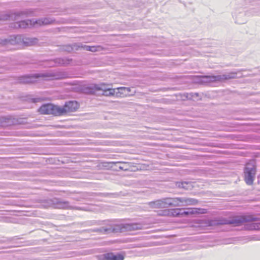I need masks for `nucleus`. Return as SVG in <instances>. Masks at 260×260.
<instances>
[{
    "instance_id": "1",
    "label": "nucleus",
    "mask_w": 260,
    "mask_h": 260,
    "mask_svg": "<svg viewBox=\"0 0 260 260\" xmlns=\"http://www.w3.org/2000/svg\"><path fill=\"white\" fill-rule=\"evenodd\" d=\"M39 77L47 78V80L62 79L69 77L67 72L64 71H50L44 73L35 74L20 77L18 82L23 84L32 83L37 81Z\"/></svg>"
},
{
    "instance_id": "2",
    "label": "nucleus",
    "mask_w": 260,
    "mask_h": 260,
    "mask_svg": "<svg viewBox=\"0 0 260 260\" xmlns=\"http://www.w3.org/2000/svg\"><path fill=\"white\" fill-rule=\"evenodd\" d=\"M256 219V218L249 215L237 216L230 219L218 217L207 220L206 224L209 226L222 224H233L234 226H239L245 222L255 221Z\"/></svg>"
},
{
    "instance_id": "3",
    "label": "nucleus",
    "mask_w": 260,
    "mask_h": 260,
    "mask_svg": "<svg viewBox=\"0 0 260 260\" xmlns=\"http://www.w3.org/2000/svg\"><path fill=\"white\" fill-rule=\"evenodd\" d=\"M240 74L239 72H230L225 73L222 75H211V76H202L200 77V82L203 83H210L213 82H222L225 81L235 79L240 76L238 74Z\"/></svg>"
},
{
    "instance_id": "4",
    "label": "nucleus",
    "mask_w": 260,
    "mask_h": 260,
    "mask_svg": "<svg viewBox=\"0 0 260 260\" xmlns=\"http://www.w3.org/2000/svg\"><path fill=\"white\" fill-rule=\"evenodd\" d=\"M38 43V40L36 38H23L21 35L11 37L10 39L2 40L1 43L4 45H15L23 44L26 46H32Z\"/></svg>"
},
{
    "instance_id": "5",
    "label": "nucleus",
    "mask_w": 260,
    "mask_h": 260,
    "mask_svg": "<svg viewBox=\"0 0 260 260\" xmlns=\"http://www.w3.org/2000/svg\"><path fill=\"white\" fill-rule=\"evenodd\" d=\"M256 173V166L253 160L247 163L244 168V178L245 183L249 185L253 184Z\"/></svg>"
},
{
    "instance_id": "6",
    "label": "nucleus",
    "mask_w": 260,
    "mask_h": 260,
    "mask_svg": "<svg viewBox=\"0 0 260 260\" xmlns=\"http://www.w3.org/2000/svg\"><path fill=\"white\" fill-rule=\"evenodd\" d=\"M115 226L116 233H122L141 230L143 226L140 223H128L115 224Z\"/></svg>"
},
{
    "instance_id": "7",
    "label": "nucleus",
    "mask_w": 260,
    "mask_h": 260,
    "mask_svg": "<svg viewBox=\"0 0 260 260\" xmlns=\"http://www.w3.org/2000/svg\"><path fill=\"white\" fill-rule=\"evenodd\" d=\"M38 111L42 114H52L55 116H59V106L51 104L43 105Z\"/></svg>"
},
{
    "instance_id": "8",
    "label": "nucleus",
    "mask_w": 260,
    "mask_h": 260,
    "mask_svg": "<svg viewBox=\"0 0 260 260\" xmlns=\"http://www.w3.org/2000/svg\"><path fill=\"white\" fill-rule=\"evenodd\" d=\"M79 108V104L76 101H68L63 106H59V116L63 115L68 112L76 111Z\"/></svg>"
},
{
    "instance_id": "9",
    "label": "nucleus",
    "mask_w": 260,
    "mask_h": 260,
    "mask_svg": "<svg viewBox=\"0 0 260 260\" xmlns=\"http://www.w3.org/2000/svg\"><path fill=\"white\" fill-rule=\"evenodd\" d=\"M53 204H54V208L59 209H76L80 210L81 208L78 207L72 206L70 205V202L67 201L62 200L61 199L54 198V201H53Z\"/></svg>"
},
{
    "instance_id": "10",
    "label": "nucleus",
    "mask_w": 260,
    "mask_h": 260,
    "mask_svg": "<svg viewBox=\"0 0 260 260\" xmlns=\"http://www.w3.org/2000/svg\"><path fill=\"white\" fill-rule=\"evenodd\" d=\"M178 201L179 206L195 205L198 203V200L195 199L186 197H178Z\"/></svg>"
},
{
    "instance_id": "11",
    "label": "nucleus",
    "mask_w": 260,
    "mask_h": 260,
    "mask_svg": "<svg viewBox=\"0 0 260 260\" xmlns=\"http://www.w3.org/2000/svg\"><path fill=\"white\" fill-rule=\"evenodd\" d=\"M35 19H27L25 20L20 21L19 22H17L14 24V27L15 28H26L31 27L32 26H35V24L34 23Z\"/></svg>"
},
{
    "instance_id": "12",
    "label": "nucleus",
    "mask_w": 260,
    "mask_h": 260,
    "mask_svg": "<svg viewBox=\"0 0 260 260\" xmlns=\"http://www.w3.org/2000/svg\"><path fill=\"white\" fill-rule=\"evenodd\" d=\"M166 198H163L148 203V205L153 208H168Z\"/></svg>"
},
{
    "instance_id": "13",
    "label": "nucleus",
    "mask_w": 260,
    "mask_h": 260,
    "mask_svg": "<svg viewBox=\"0 0 260 260\" xmlns=\"http://www.w3.org/2000/svg\"><path fill=\"white\" fill-rule=\"evenodd\" d=\"M99 233L101 234H109L116 233L115 224H108L106 226L99 228Z\"/></svg>"
},
{
    "instance_id": "14",
    "label": "nucleus",
    "mask_w": 260,
    "mask_h": 260,
    "mask_svg": "<svg viewBox=\"0 0 260 260\" xmlns=\"http://www.w3.org/2000/svg\"><path fill=\"white\" fill-rule=\"evenodd\" d=\"M181 209H166L162 211V215L173 217H181Z\"/></svg>"
},
{
    "instance_id": "15",
    "label": "nucleus",
    "mask_w": 260,
    "mask_h": 260,
    "mask_svg": "<svg viewBox=\"0 0 260 260\" xmlns=\"http://www.w3.org/2000/svg\"><path fill=\"white\" fill-rule=\"evenodd\" d=\"M103 258L105 260H123L124 256L120 253L115 254L113 253L110 252L104 254Z\"/></svg>"
},
{
    "instance_id": "16",
    "label": "nucleus",
    "mask_w": 260,
    "mask_h": 260,
    "mask_svg": "<svg viewBox=\"0 0 260 260\" xmlns=\"http://www.w3.org/2000/svg\"><path fill=\"white\" fill-rule=\"evenodd\" d=\"M72 59L63 57L57 58L54 60L55 66H66L71 63Z\"/></svg>"
},
{
    "instance_id": "17",
    "label": "nucleus",
    "mask_w": 260,
    "mask_h": 260,
    "mask_svg": "<svg viewBox=\"0 0 260 260\" xmlns=\"http://www.w3.org/2000/svg\"><path fill=\"white\" fill-rule=\"evenodd\" d=\"M81 90L82 93L87 94H94L96 91L94 84L90 86H83Z\"/></svg>"
},
{
    "instance_id": "18",
    "label": "nucleus",
    "mask_w": 260,
    "mask_h": 260,
    "mask_svg": "<svg viewBox=\"0 0 260 260\" xmlns=\"http://www.w3.org/2000/svg\"><path fill=\"white\" fill-rule=\"evenodd\" d=\"M52 22V20L48 18H43L35 20L34 23L35 26H41L42 25H47L50 24Z\"/></svg>"
},
{
    "instance_id": "19",
    "label": "nucleus",
    "mask_w": 260,
    "mask_h": 260,
    "mask_svg": "<svg viewBox=\"0 0 260 260\" xmlns=\"http://www.w3.org/2000/svg\"><path fill=\"white\" fill-rule=\"evenodd\" d=\"M175 185L178 188H183L186 190L189 189L192 187L191 182L186 181L176 182L175 183Z\"/></svg>"
},
{
    "instance_id": "20",
    "label": "nucleus",
    "mask_w": 260,
    "mask_h": 260,
    "mask_svg": "<svg viewBox=\"0 0 260 260\" xmlns=\"http://www.w3.org/2000/svg\"><path fill=\"white\" fill-rule=\"evenodd\" d=\"M167 207H179L178 198H166Z\"/></svg>"
},
{
    "instance_id": "21",
    "label": "nucleus",
    "mask_w": 260,
    "mask_h": 260,
    "mask_svg": "<svg viewBox=\"0 0 260 260\" xmlns=\"http://www.w3.org/2000/svg\"><path fill=\"white\" fill-rule=\"evenodd\" d=\"M111 85L110 84H107L106 83H102L98 84H94V87L96 89V91H102V92H104L107 89V88H110Z\"/></svg>"
},
{
    "instance_id": "22",
    "label": "nucleus",
    "mask_w": 260,
    "mask_h": 260,
    "mask_svg": "<svg viewBox=\"0 0 260 260\" xmlns=\"http://www.w3.org/2000/svg\"><path fill=\"white\" fill-rule=\"evenodd\" d=\"M53 201H54V198L45 200L43 202L42 206L45 208L50 207L54 208Z\"/></svg>"
},
{
    "instance_id": "23",
    "label": "nucleus",
    "mask_w": 260,
    "mask_h": 260,
    "mask_svg": "<svg viewBox=\"0 0 260 260\" xmlns=\"http://www.w3.org/2000/svg\"><path fill=\"white\" fill-rule=\"evenodd\" d=\"M116 93V89L112 88V87L110 88H107V90L103 92L102 95L106 96H115V93Z\"/></svg>"
},
{
    "instance_id": "24",
    "label": "nucleus",
    "mask_w": 260,
    "mask_h": 260,
    "mask_svg": "<svg viewBox=\"0 0 260 260\" xmlns=\"http://www.w3.org/2000/svg\"><path fill=\"white\" fill-rule=\"evenodd\" d=\"M75 48L76 50H78L79 48H82L85 50L89 51L90 50V46L83 45L81 43H75L72 46V49Z\"/></svg>"
},
{
    "instance_id": "25",
    "label": "nucleus",
    "mask_w": 260,
    "mask_h": 260,
    "mask_svg": "<svg viewBox=\"0 0 260 260\" xmlns=\"http://www.w3.org/2000/svg\"><path fill=\"white\" fill-rule=\"evenodd\" d=\"M181 217H185L190 215H194L193 208H187L185 211L181 209Z\"/></svg>"
},
{
    "instance_id": "26",
    "label": "nucleus",
    "mask_w": 260,
    "mask_h": 260,
    "mask_svg": "<svg viewBox=\"0 0 260 260\" xmlns=\"http://www.w3.org/2000/svg\"><path fill=\"white\" fill-rule=\"evenodd\" d=\"M193 213L195 214H203L207 213V209L203 208H193Z\"/></svg>"
},
{
    "instance_id": "27",
    "label": "nucleus",
    "mask_w": 260,
    "mask_h": 260,
    "mask_svg": "<svg viewBox=\"0 0 260 260\" xmlns=\"http://www.w3.org/2000/svg\"><path fill=\"white\" fill-rule=\"evenodd\" d=\"M119 87L116 88V93H115V96L117 98L122 97L126 95V92L124 90H120L118 89Z\"/></svg>"
},
{
    "instance_id": "28",
    "label": "nucleus",
    "mask_w": 260,
    "mask_h": 260,
    "mask_svg": "<svg viewBox=\"0 0 260 260\" xmlns=\"http://www.w3.org/2000/svg\"><path fill=\"white\" fill-rule=\"evenodd\" d=\"M103 50V47L101 46H90L89 51L95 52L97 51H100Z\"/></svg>"
},
{
    "instance_id": "29",
    "label": "nucleus",
    "mask_w": 260,
    "mask_h": 260,
    "mask_svg": "<svg viewBox=\"0 0 260 260\" xmlns=\"http://www.w3.org/2000/svg\"><path fill=\"white\" fill-rule=\"evenodd\" d=\"M186 98L188 99H191V98L194 97V96H198L199 95V94L198 93H186Z\"/></svg>"
},
{
    "instance_id": "30",
    "label": "nucleus",
    "mask_w": 260,
    "mask_h": 260,
    "mask_svg": "<svg viewBox=\"0 0 260 260\" xmlns=\"http://www.w3.org/2000/svg\"><path fill=\"white\" fill-rule=\"evenodd\" d=\"M251 229L254 230H259L260 229V224L257 223H253L251 225Z\"/></svg>"
},
{
    "instance_id": "31",
    "label": "nucleus",
    "mask_w": 260,
    "mask_h": 260,
    "mask_svg": "<svg viewBox=\"0 0 260 260\" xmlns=\"http://www.w3.org/2000/svg\"><path fill=\"white\" fill-rule=\"evenodd\" d=\"M119 89L120 90H124L125 91V92H129L131 91L130 87H119Z\"/></svg>"
},
{
    "instance_id": "32",
    "label": "nucleus",
    "mask_w": 260,
    "mask_h": 260,
    "mask_svg": "<svg viewBox=\"0 0 260 260\" xmlns=\"http://www.w3.org/2000/svg\"><path fill=\"white\" fill-rule=\"evenodd\" d=\"M90 231L92 232H98V233H99V228H95V229H92V230H90Z\"/></svg>"
},
{
    "instance_id": "33",
    "label": "nucleus",
    "mask_w": 260,
    "mask_h": 260,
    "mask_svg": "<svg viewBox=\"0 0 260 260\" xmlns=\"http://www.w3.org/2000/svg\"><path fill=\"white\" fill-rule=\"evenodd\" d=\"M10 15H6V16H4V18H3L2 19H10Z\"/></svg>"
},
{
    "instance_id": "34",
    "label": "nucleus",
    "mask_w": 260,
    "mask_h": 260,
    "mask_svg": "<svg viewBox=\"0 0 260 260\" xmlns=\"http://www.w3.org/2000/svg\"><path fill=\"white\" fill-rule=\"evenodd\" d=\"M32 102L34 103H36V102H37L38 101V99H31Z\"/></svg>"
},
{
    "instance_id": "35",
    "label": "nucleus",
    "mask_w": 260,
    "mask_h": 260,
    "mask_svg": "<svg viewBox=\"0 0 260 260\" xmlns=\"http://www.w3.org/2000/svg\"><path fill=\"white\" fill-rule=\"evenodd\" d=\"M236 22L238 23H241L240 22H239L237 20H236Z\"/></svg>"
},
{
    "instance_id": "36",
    "label": "nucleus",
    "mask_w": 260,
    "mask_h": 260,
    "mask_svg": "<svg viewBox=\"0 0 260 260\" xmlns=\"http://www.w3.org/2000/svg\"><path fill=\"white\" fill-rule=\"evenodd\" d=\"M119 168H120V169H122V167H119Z\"/></svg>"
}]
</instances>
